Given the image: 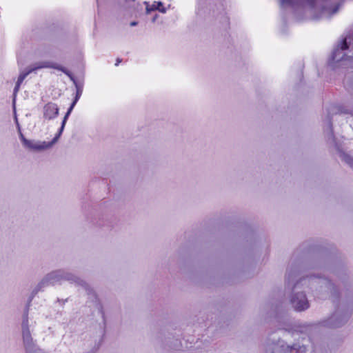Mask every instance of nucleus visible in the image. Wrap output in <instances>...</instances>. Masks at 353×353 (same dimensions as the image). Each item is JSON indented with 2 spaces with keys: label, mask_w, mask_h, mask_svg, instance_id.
Masks as SVG:
<instances>
[{
  "label": "nucleus",
  "mask_w": 353,
  "mask_h": 353,
  "mask_svg": "<svg viewBox=\"0 0 353 353\" xmlns=\"http://www.w3.org/2000/svg\"><path fill=\"white\" fill-rule=\"evenodd\" d=\"M54 68L61 71L63 69L56 63L50 61H41L34 63L31 68H28L26 71L21 72L17 79V83L21 85L26 77L31 72L41 68Z\"/></svg>",
  "instance_id": "nucleus-1"
},
{
  "label": "nucleus",
  "mask_w": 353,
  "mask_h": 353,
  "mask_svg": "<svg viewBox=\"0 0 353 353\" xmlns=\"http://www.w3.org/2000/svg\"><path fill=\"white\" fill-rule=\"evenodd\" d=\"M349 43L350 45H348L347 39H344L341 41L340 46L334 49L331 57L332 62H339L346 59V55L343 52V51L348 49L350 47L353 50V43H352L351 41Z\"/></svg>",
  "instance_id": "nucleus-2"
},
{
  "label": "nucleus",
  "mask_w": 353,
  "mask_h": 353,
  "mask_svg": "<svg viewBox=\"0 0 353 353\" xmlns=\"http://www.w3.org/2000/svg\"><path fill=\"white\" fill-rule=\"evenodd\" d=\"M291 303L297 311H303L309 307V303L305 294H294L291 299Z\"/></svg>",
  "instance_id": "nucleus-3"
},
{
  "label": "nucleus",
  "mask_w": 353,
  "mask_h": 353,
  "mask_svg": "<svg viewBox=\"0 0 353 353\" xmlns=\"http://www.w3.org/2000/svg\"><path fill=\"white\" fill-rule=\"evenodd\" d=\"M59 114V108L57 104L48 103L43 107V117L46 119H52Z\"/></svg>",
  "instance_id": "nucleus-4"
},
{
  "label": "nucleus",
  "mask_w": 353,
  "mask_h": 353,
  "mask_svg": "<svg viewBox=\"0 0 353 353\" xmlns=\"http://www.w3.org/2000/svg\"><path fill=\"white\" fill-rule=\"evenodd\" d=\"M23 327V339L24 343H30L32 342V337L28 327V311L25 315L24 319L22 323Z\"/></svg>",
  "instance_id": "nucleus-5"
},
{
  "label": "nucleus",
  "mask_w": 353,
  "mask_h": 353,
  "mask_svg": "<svg viewBox=\"0 0 353 353\" xmlns=\"http://www.w3.org/2000/svg\"><path fill=\"white\" fill-rule=\"evenodd\" d=\"M79 93L77 92V96L75 97V99L74 100V101L72 103L70 108L68 109L66 114L65 115L64 118H63V120L62 121V123H61V129H60V133L61 132V131L63 130L64 126H65V122L67 121V119H68V115L70 114V113L71 112L72 110L73 109L74 106L75 105L77 101H78V99H79Z\"/></svg>",
  "instance_id": "nucleus-6"
},
{
  "label": "nucleus",
  "mask_w": 353,
  "mask_h": 353,
  "mask_svg": "<svg viewBox=\"0 0 353 353\" xmlns=\"http://www.w3.org/2000/svg\"><path fill=\"white\" fill-rule=\"evenodd\" d=\"M305 346H297L296 345H294L293 346L289 347L288 348L287 353H305Z\"/></svg>",
  "instance_id": "nucleus-7"
},
{
  "label": "nucleus",
  "mask_w": 353,
  "mask_h": 353,
  "mask_svg": "<svg viewBox=\"0 0 353 353\" xmlns=\"http://www.w3.org/2000/svg\"><path fill=\"white\" fill-rule=\"evenodd\" d=\"M151 10H158L162 13H165L166 12V9L164 8L163 3L161 1L154 2Z\"/></svg>",
  "instance_id": "nucleus-8"
},
{
  "label": "nucleus",
  "mask_w": 353,
  "mask_h": 353,
  "mask_svg": "<svg viewBox=\"0 0 353 353\" xmlns=\"http://www.w3.org/2000/svg\"><path fill=\"white\" fill-rule=\"evenodd\" d=\"M21 137H22L23 143L26 147L30 148H38L37 147L34 145L30 141L26 139L22 134H21Z\"/></svg>",
  "instance_id": "nucleus-9"
},
{
  "label": "nucleus",
  "mask_w": 353,
  "mask_h": 353,
  "mask_svg": "<svg viewBox=\"0 0 353 353\" xmlns=\"http://www.w3.org/2000/svg\"><path fill=\"white\" fill-rule=\"evenodd\" d=\"M20 86H21L20 84H18V83H16L15 87L14 88V93H17L19 91V90L20 88Z\"/></svg>",
  "instance_id": "nucleus-10"
},
{
  "label": "nucleus",
  "mask_w": 353,
  "mask_h": 353,
  "mask_svg": "<svg viewBox=\"0 0 353 353\" xmlns=\"http://www.w3.org/2000/svg\"><path fill=\"white\" fill-rule=\"evenodd\" d=\"M138 24V22L137 21H132L130 23V26H135Z\"/></svg>",
  "instance_id": "nucleus-11"
},
{
  "label": "nucleus",
  "mask_w": 353,
  "mask_h": 353,
  "mask_svg": "<svg viewBox=\"0 0 353 353\" xmlns=\"http://www.w3.org/2000/svg\"><path fill=\"white\" fill-rule=\"evenodd\" d=\"M121 61H122V60H121V59L118 58V59H117V62H116V63H115V65H117H117H119V64L121 62Z\"/></svg>",
  "instance_id": "nucleus-12"
},
{
  "label": "nucleus",
  "mask_w": 353,
  "mask_h": 353,
  "mask_svg": "<svg viewBox=\"0 0 353 353\" xmlns=\"http://www.w3.org/2000/svg\"><path fill=\"white\" fill-rule=\"evenodd\" d=\"M288 1V0H282V3L284 4L285 3H287Z\"/></svg>",
  "instance_id": "nucleus-13"
},
{
  "label": "nucleus",
  "mask_w": 353,
  "mask_h": 353,
  "mask_svg": "<svg viewBox=\"0 0 353 353\" xmlns=\"http://www.w3.org/2000/svg\"><path fill=\"white\" fill-rule=\"evenodd\" d=\"M308 1L310 2V3H311V5H312V6H314L313 0H308Z\"/></svg>",
  "instance_id": "nucleus-14"
}]
</instances>
